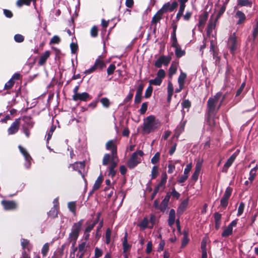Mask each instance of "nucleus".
<instances>
[{"mask_svg":"<svg viewBox=\"0 0 258 258\" xmlns=\"http://www.w3.org/2000/svg\"><path fill=\"white\" fill-rule=\"evenodd\" d=\"M222 95V92H218L213 97L209 98L207 103L206 111L207 115H216L219 110L217 104Z\"/></svg>","mask_w":258,"mask_h":258,"instance_id":"obj_1","label":"nucleus"},{"mask_svg":"<svg viewBox=\"0 0 258 258\" xmlns=\"http://www.w3.org/2000/svg\"><path fill=\"white\" fill-rule=\"evenodd\" d=\"M160 124L158 120L155 119V117L151 115L147 116L144 121L142 133L144 135L149 134L158 127Z\"/></svg>","mask_w":258,"mask_h":258,"instance_id":"obj_2","label":"nucleus"},{"mask_svg":"<svg viewBox=\"0 0 258 258\" xmlns=\"http://www.w3.org/2000/svg\"><path fill=\"white\" fill-rule=\"evenodd\" d=\"M83 222L84 220L81 219L78 222L74 223L71 229V232L70 233L68 238V246L71 243H72V245H76V241L79 237Z\"/></svg>","mask_w":258,"mask_h":258,"instance_id":"obj_3","label":"nucleus"},{"mask_svg":"<svg viewBox=\"0 0 258 258\" xmlns=\"http://www.w3.org/2000/svg\"><path fill=\"white\" fill-rule=\"evenodd\" d=\"M144 155V153L142 150H138L133 153L127 161L128 167L130 169H133L137 166L141 162V159L138 157V155L142 157Z\"/></svg>","mask_w":258,"mask_h":258,"instance_id":"obj_4","label":"nucleus"},{"mask_svg":"<svg viewBox=\"0 0 258 258\" xmlns=\"http://www.w3.org/2000/svg\"><path fill=\"white\" fill-rule=\"evenodd\" d=\"M228 46L231 54L234 55L238 48V42L236 33L234 32L230 35L228 39Z\"/></svg>","mask_w":258,"mask_h":258,"instance_id":"obj_5","label":"nucleus"},{"mask_svg":"<svg viewBox=\"0 0 258 258\" xmlns=\"http://www.w3.org/2000/svg\"><path fill=\"white\" fill-rule=\"evenodd\" d=\"M106 67V64L104 61L101 59L100 58H97L94 64V65L90 69L86 70L84 73L86 74H89L94 72L97 69H99L102 70Z\"/></svg>","mask_w":258,"mask_h":258,"instance_id":"obj_6","label":"nucleus"},{"mask_svg":"<svg viewBox=\"0 0 258 258\" xmlns=\"http://www.w3.org/2000/svg\"><path fill=\"white\" fill-rule=\"evenodd\" d=\"M115 141L112 140L106 142L105 147L107 150H110L112 153L113 159H117V146L115 144Z\"/></svg>","mask_w":258,"mask_h":258,"instance_id":"obj_7","label":"nucleus"},{"mask_svg":"<svg viewBox=\"0 0 258 258\" xmlns=\"http://www.w3.org/2000/svg\"><path fill=\"white\" fill-rule=\"evenodd\" d=\"M171 59V57L169 56L161 55L155 61L154 65L158 68H160L162 64L167 66L170 63Z\"/></svg>","mask_w":258,"mask_h":258,"instance_id":"obj_8","label":"nucleus"},{"mask_svg":"<svg viewBox=\"0 0 258 258\" xmlns=\"http://www.w3.org/2000/svg\"><path fill=\"white\" fill-rule=\"evenodd\" d=\"M92 99V97L87 92H83L74 94L72 96V99L75 101L78 100L81 101H87Z\"/></svg>","mask_w":258,"mask_h":258,"instance_id":"obj_9","label":"nucleus"},{"mask_svg":"<svg viewBox=\"0 0 258 258\" xmlns=\"http://www.w3.org/2000/svg\"><path fill=\"white\" fill-rule=\"evenodd\" d=\"M1 203L5 210H14L17 208V204L14 201L3 200Z\"/></svg>","mask_w":258,"mask_h":258,"instance_id":"obj_10","label":"nucleus"},{"mask_svg":"<svg viewBox=\"0 0 258 258\" xmlns=\"http://www.w3.org/2000/svg\"><path fill=\"white\" fill-rule=\"evenodd\" d=\"M20 125V118H17L12 123L10 127L8 129L9 135H13L16 134L19 131Z\"/></svg>","mask_w":258,"mask_h":258,"instance_id":"obj_11","label":"nucleus"},{"mask_svg":"<svg viewBox=\"0 0 258 258\" xmlns=\"http://www.w3.org/2000/svg\"><path fill=\"white\" fill-rule=\"evenodd\" d=\"M167 175L166 173L162 174L161 180L160 182L155 187L154 192L157 194L159 191L160 188H162V190L165 188V184L167 181Z\"/></svg>","mask_w":258,"mask_h":258,"instance_id":"obj_12","label":"nucleus"},{"mask_svg":"<svg viewBox=\"0 0 258 258\" xmlns=\"http://www.w3.org/2000/svg\"><path fill=\"white\" fill-rule=\"evenodd\" d=\"M19 148L21 153L23 155L25 160L26 163L25 166L27 168H29L31 165V160H32V158L26 151V150L23 147L19 146Z\"/></svg>","mask_w":258,"mask_h":258,"instance_id":"obj_13","label":"nucleus"},{"mask_svg":"<svg viewBox=\"0 0 258 258\" xmlns=\"http://www.w3.org/2000/svg\"><path fill=\"white\" fill-rule=\"evenodd\" d=\"M115 159H112L111 164H110V166L108 167V176H111L112 178L115 177L116 173V171L115 170V168L117 165V162L115 161Z\"/></svg>","mask_w":258,"mask_h":258,"instance_id":"obj_14","label":"nucleus"},{"mask_svg":"<svg viewBox=\"0 0 258 258\" xmlns=\"http://www.w3.org/2000/svg\"><path fill=\"white\" fill-rule=\"evenodd\" d=\"M186 122V120H185L183 122H180L179 124L178 125L175 131H174V135L172 137V139L173 138H178L180 135L181 134V133L184 131L185 125Z\"/></svg>","mask_w":258,"mask_h":258,"instance_id":"obj_15","label":"nucleus"},{"mask_svg":"<svg viewBox=\"0 0 258 258\" xmlns=\"http://www.w3.org/2000/svg\"><path fill=\"white\" fill-rule=\"evenodd\" d=\"M234 17L238 19V21L236 22L237 25L244 24L246 19V16L244 13L239 10L236 12Z\"/></svg>","mask_w":258,"mask_h":258,"instance_id":"obj_16","label":"nucleus"},{"mask_svg":"<svg viewBox=\"0 0 258 258\" xmlns=\"http://www.w3.org/2000/svg\"><path fill=\"white\" fill-rule=\"evenodd\" d=\"M50 55V52L49 50H46L44 53L41 55L40 57V59L38 61V64L39 66H44Z\"/></svg>","mask_w":258,"mask_h":258,"instance_id":"obj_17","label":"nucleus"},{"mask_svg":"<svg viewBox=\"0 0 258 258\" xmlns=\"http://www.w3.org/2000/svg\"><path fill=\"white\" fill-rule=\"evenodd\" d=\"M85 167V161L76 162L74 163L70 164L69 167H72L73 170L77 171L80 169H84Z\"/></svg>","mask_w":258,"mask_h":258,"instance_id":"obj_18","label":"nucleus"},{"mask_svg":"<svg viewBox=\"0 0 258 258\" xmlns=\"http://www.w3.org/2000/svg\"><path fill=\"white\" fill-rule=\"evenodd\" d=\"M170 195L167 192L166 195L164 197V199L162 200L161 204H160V211L162 212H164L166 210L168 203L170 200Z\"/></svg>","mask_w":258,"mask_h":258,"instance_id":"obj_19","label":"nucleus"},{"mask_svg":"<svg viewBox=\"0 0 258 258\" xmlns=\"http://www.w3.org/2000/svg\"><path fill=\"white\" fill-rule=\"evenodd\" d=\"M127 236L128 234L126 231L124 233L122 241L123 251L124 253L127 252L131 249L132 246L131 245L129 244L127 242Z\"/></svg>","mask_w":258,"mask_h":258,"instance_id":"obj_20","label":"nucleus"},{"mask_svg":"<svg viewBox=\"0 0 258 258\" xmlns=\"http://www.w3.org/2000/svg\"><path fill=\"white\" fill-rule=\"evenodd\" d=\"M188 204V199L184 200L179 205L177 208V212L178 214L181 215L186 210Z\"/></svg>","mask_w":258,"mask_h":258,"instance_id":"obj_21","label":"nucleus"},{"mask_svg":"<svg viewBox=\"0 0 258 258\" xmlns=\"http://www.w3.org/2000/svg\"><path fill=\"white\" fill-rule=\"evenodd\" d=\"M33 122L29 121L26 123V125L24 124L22 126L23 133L27 138L30 137V129L33 127Z\"/></svg>","mask_w":258,"mask_h":258,"instance_id":"obj_22","label":"nucleus"},{"mask_svg":"<svg viewBox=\"0 0 258 258\" xmlns=\"http://www.w3.org/2000/svg\"><path fill=\"white\" fill-rule=\"evenodd\" d=\"M182 234L183 236L182 239L181 246L182 248L184 247L189 242V239L188 238V231L186 229H184Z\"/></svg>","mask_w":258,"mask_h":258,"instance_id":"obj_23","label":"nucleus"},{"mask_svg":"<svg viewBox=\"0 0 258 258\" xmlns=\"http://www.w3.org/2000/svg\"><path fill=\"white\" fill-rule=\"evenodd\" d=\"M175 211L173 209H172L169 211V217L168 219V225L171 227L175 223Z\"/></svg>","mask_w":258,"mask_h":258,"instance_id":"obj_24","label":"nucleus"},{"mask_svg":"<svg viewBox=\"0 0 258 258\" xmlns=\"http://www.w3.org/2000/svg\"><path fill=\"white\" fill-rule=\"evenodd\" d=\"M209 14L207 12L205 11L202 15L199 16V26H204L208 18Z\"/></svg>","mask_w":258,"mask_h":258,"instance_id":"obj_25","label":"nucleus"},{"mask_svg":"<svg viewBox=\"0 0 258 258\" xmlns=\"http://www.w3.org/2000/svg\"><path fill=\"white\" fill-rule=\"evenodd\" d=\"M237 6L242 7H247L251 8L252 5V2L251 0H237Z\"/></svg>","mask_w":258,"mask_h":258,"instance_id":"obj_26","label":"nucleus"},{"mask_svg":"<svg viewBox=\"0 0 258 258\" xmlns=\"http://www.w3.org/2000/svg\"><path fill=\"white\" fill-rule=\"evenodd\" d=\"M103 177L102 175L101 174L98 177V178L96 180V181L93 185V190H98L100 188V187L103 182Z\"/></svg>","mask_w":258,"mask_h":258,"instance_id":"obj_27","label":"nucleus"},{"mask_svg":"<svg viewBox=\"0 0 258 258\" xmlns=\"http://www.w3.org/2000/svg\"><path fill=\"white\" fill-rule=\"evenodd\" d=\"M201 169V165L199 163H197L195 172L191 176V179L193 180L196 181L198 180Z\"/></svg>","mask_w":258,"mask_h":258,"instance_id":"obj_28","label":"nucleus"},{"mask_svg":"<svg viewBox=\"0 0 258 258\" xmlns=\"http://www.w3.org/2000/svg\"><path fill=\"white\" fill-rule=\"evenodd\" d=\"M173 47L175 48V54L176 57L180 58L185 55V51L181 49V47L178 42L176 46Z\"/></svg>","mask_w":258,"mask_h":258,"instance_id":"obj_29","label":"nucleus"},{"mask_svg":"<svg viewBox=\"0 0 258 258\" xmlns=\"http://www.w3.org/2000/svg\"><path fill=\"white\" fill-rule=\"evenodd\" d=\"M112 159V153L111 155L108 153L105 154L102 159V165L106 166L109 163V162L111 164Z\"/></svg>","mask_w":258,"mask_h":258,"instance_id":"obj_30","label":"nucleus"},{"mask_svg":"<svg viewBox=\"0 0 258 258\" xmlns=\"http://www.w3.org/2000/svg\"><path fill=\"white\" fill-rule=\"evenodd\" d=\"M32 2L35 3H36V0H17L16 5L19 8L22 7L23 5L28 6H30Z\"/></svg>","mask_w":258,"mask_h":258,"instance_id":"obj_31","label":"nucleus"},{"mask_svg":"<svg viewBox=\"0 0 258 258\" xmlns=\"http://www.w3.org/2000/svg\"><path fill=\"white\" fill-rule=\"evenodd\" d=\"M149 220L147 217H145L138 224V226L142 230H145L149 228Z\"/></svg>","mask_w":258,"mask_h":258,"instance_id":"obj_32","label":"nucleus"},{"mask_svg":"<svg viewBox=\"0 0 258 258\" xmlns=\"http://www.w3.org/2000/svg\"><path fill=\"white\" fill-rule=\"evenodd\" d=\"M233 233V229L227 226L221 234L223 237H227Z\"/></svg>","mask_w":258,"mask_h":258,"instance_id":"obj_33","label":"nucleus"},{"mask_svg":"<svg viewBox=\"0 0 258 258\" xmlns=\"http://www.w3.org/2000/svg\"><path fill=\"white\" fill-rule=\"evenodd\" d=\"M163 14H160L159 13V11L156 13L155 15L153 17L151 23L152 24H156L157 23L159 22V21L162 18Z\"/></svg>","mask_w":258,"mask_h":258,"instance_id":"obj_34","label":"nucleus"},{"mask_svg":"<svg viewBox=\"0 0 258 258\" xmlns=\"http://www.w3.org/2000/svg\"><path fill=\"white\" fill-rule=\"evenodd\" d=\"M58 210V208L53 207L48 212V216L52 218L57 217Z\"/></svg>","mask_w":258,"mask_h":258,"instance_id":"obj_35","label":"nucleus"},{"mask_svg":"<svg viewBox=\"0 0 258 258\" xmlns=\"http://www.w3.org/2000/svg\"><path fill=\"white\" fill-rule=\"evenodd\" d=\"M257 169V165L251 169L249 172V177L248 178L249 180L250 181V183L252 182L253 180L255 178L256 175V172Z\"/></svg>","mask_w":258,"mask_h":258,"instance_id":"obj_36","label":"nucleus"},{"mask_svg":"<svg viewBox=\"0 0 258 258\" xmlns=\"http://www.w3.org/2000/svg\"><path fill=\"white\" fill-rule=\"evenodd\" d=\"M169 11L170 12V3H165L162 7L159 10V13L163 14L164 13Z\"/></svg>","mask_w":258,"mask_h":258,"instance_id":"obj_37","label":"nucleus"},{"mask_svg":"<svg viewBox=\"0 0 258 258\" xmlns=\"http://www.w3.org/2000/svg\"><path fill=\"white\" fill-rule=\"evenodd\" d=\"M186 78V74L183 72L181 70L180 72V74L178 78V83L179 85H184L185 80Z\"/></svg>","mask_w":258,"mask_h":258,"instance_id":"obj_38","label":"nucleus"},{"mask_svg":"<svg viewBox=\"0 0 258 258\" xmlns=\"http://www.w3.org/2000/svg\"><path fill=\"white\" fill-rule=\"evenodd\" d=\"M177 66L176 64L172 63L169 69V74L168 76L170 78H171L173 75H174L177 71Z\"/></svg>","mask_w":258,"mask_h":258,"instance_id":"obj_39","label":"nucleus"},{"mask_svg":"<svg viewBox=\"0 0 258 258\" xmlns=\"http://www.w3.org/2000/svg\"><path fill=\"white\" fill-rule=\"evenodd\" d=\"M87 245L86 242H82L78 245V253H85L87 250Z\"/></svg>","mask_w":258,"mask_h":258,"instance_id":"obj_40","label":"nucleus"},{"mask_svg":"<svg viewBox=\"0 0 258 258\" xmlns=\"http://www.w3.org/2000/svg\"><path fill=\"white\" fill-rule=\"evenodd\" d=\"M252 41H254L258 35V21L256 24L253 26L252 31Z\"/></svg>","mask_w":258,"mask_h":258,"instance_id":"obj_41","label":"nucleus"},{"mask_svg":"<svg viewBox=\"0 0 258 258\" xmlns=\"http://www.w3.org/2000/svg\"><path fill=\"white\" fill-rule=\"evenodd\" d=\"M49 244L48 243H45L42 249H41V253L42 254V256L43 257H45L47 254V253L49 251Z\"/></svg>","mask_w":258,"mask_h":258,"instance_id":"obj_42","label":"nucleus"},{"mask_svg":"<svg viewBox=\"0 0 258 258\" xmlns=\"http://www.w3.org/2000/svg\"><path fill=\"white\" fill-rule=\"evenodd\" d=\"M185 8V7L184 6H180L178 12L176 14L175 18L176 22H178L180 20L181 17L183 15Z\"/></svg>","mask_w":258,"mask_h":258,"instance_id":"obj_43","label":"nucleus"},{"mask_svg":"<svg viewBox=\"0 0 258 258\" xmlns=\"http://www.w3.org/2000/svg\"><path fill=\"white\" fill-rule=\"evenodd\" d=\"M171 40L172 41V47H175L177 45V39L176 38V31H173L171 33Z\"/></svg>","mask_w":258,"mask_h":258,"instance_id":"obj_44","label":"nucleus"},{"mask_svg":"<svg viewBox=\"0 0 258 258\" xmlns=\"http://www.w3.org/2000/svg\"><path fill=\"white\" fill-rule=\"evenodd\" d=\"M21 244L23 249L27 248L28 250H30L28 247V246L30 245V241L29 240L25 238H22L21 239Z\"/></svg>","mask_w":258,"mask_h":258,"instance_id":"obj_45","label":"nucleus"},{"mask_svg":"<svg viewBox=\"0 0 258 258\" xmlns=\"http://www.w3.org/2000/svg\"><path fill=\"white\" fill-rule=\"evenodd\" d=\"M150 85H155V86H160L162 82V80H161L160 79L158 78V77H156L154 79L150 80L149 81Z\"/></svg>","mask_w":258,"mask_h":258,"instance_id":"obj_46","label":"nucleus"},{"mask_svg":"<svg viewBox=\"0 0 258 258\" xmlns=\"http://www.w3.org/2000/svg\"><path fill=\"white\" fill-rule=\"evenodd\" d=\"M227 3V2H224L223 6L221 7L220 10L219 11V12L216 16V19H218L219 18H220V17L225 12V11L226 10Z\"/></svg>","mask_w":258,"mask_h":258,"instance_id":"obj_47","label":"nucleus"},{"mask_svg":"<svg viewBox=\"0 0 258 258\" xmlns=\"http://www.w3.org/2000/svg\"><path fill=\"white\" fill-rule=\"evenodd\" d=\"M170 197L172 196L173 198H175L176 199L178 200L180 197V194L177 192L174 187H173L172 189V191L171 192H167Z\"/></svg>","mask_w":258,"mask_h":258,"instance_id":"obj_48","label":"nucleus"},{"mask_svg":"<svg viewBox=\"0 0 258 258\" xmlns=\"http://www.w3.org/2000/svg\"><path fill=\"white\" fill-rule=\"evenodd\" d=\"M91 36L93 38H96L98 35V29L96 26H93L90 30Z\"/></svg>","mask_w":258,"mask_h":258,"instance_id":"obj_49","label":"nucleus"},{"mask_svg":"<svg viewBox=\"0 0 258 258\" xmlns=\"http://www.w3.org/2000/svg\"><path fill=\"white\" fill-rule=\"evenodd\" d=\"M153 90V88L152 86L149 85L145 91L144 97L146 98H149L152 95Z\"/></svg>","mask_w":258,"mask_h":258,"instance_id":"obj_50","label":"nucleus"},{"mask_svg":"<svg viewBox=\"0 0 258 258\" xmlns=\"http://www.w3.org/2000/svg\"><path fill=\"white\" fill-rule=\"evenodd\" d=\"M158 175V167L154 166L153 167L151 172V179H154L157 177Z\"/></svg>","mask_w":258,"mask_h":258,"instance_id":"obj_51","label":"nucleus"},{"mask_svg":"<svg viewBox=\"0 0 258 258\" xmlns=\"http://www.w3.org/2000/svg\"><path fill=\"white\" fill-rule=\"evenodd\" d=\"M100 102L101 103L102 105L105 108H108L110 104L109 100L106 97L101 98L100 99Z\"/></svg>","mask_w":258,"mask_h":258,"instance_id":"obj_52","label":"nucleus"},{"mask_svg":"<svg viewBox=\"0 0 258 258\" xmlns=\"http://www.w3.org/2000/svg\"><path fill=\"white\" fill-rule=\"evenodd\" d=\"M148 103L147 102H145L142 103L141 107L139 110L140 113L141 114H144L148 108Z\"/></svg>","mask_w":258,"mask_h":258,"instance_id":"obj_53","label":"nucleus"},{"mask_svg":"<svg viewBox=\"0 0 258 258\" xmlns=\"http://www.w3.org/2000/svg\"><path fill=\"white\" fill-rule=\"evenodd\" d=\"M208 115L207 117V123L209 126L211 127H214L215 126V121L213 118H212V116H214L215 115Z\"/></svg>","mask_w":258,"mask_h":258,"instance_id":"obj_54","label":"nucleus"},{"mask_svg":"<svg viewBox=\"0 0 258 258\" xmlns=\"http://www.w3.org/2000/svg\"><path fill=\"white\" fill-rule=\"evenodd\" d=\"M237 156V154L236 152L234 153L227 160L226 163L229 164L230 165H232L234 161H235L236 157Z\"/></svg>","mask_w":258,"mask_h":258,"instance_id":"obj_55","label":"nucleus"},{"mask_svg":"<svg viewBox=\"0 0 258 258\" xmlns=\"http://www.w3.org/2000/svg\"><path fill=\"white\" fill-rule=\"evenodd\" d=\"M160 154L159 152H157L151 159V163L153 164L157 163L160 159Z\"/></svg>","mask_w":258,"mask_h":258,"instance_id":"obj_56","label":"nucleus"},{"mask_svg":"<svg viewBox=\"0 0 258 258\" xmlns=\"http://www.w3.org/2000/svg\"><path fill=\"white\" fill-rule=\"evenodd\" d=\"M116 67L114 64H111L107 69V73L108 76L112 75L114 72Z\"/></svg>","mask_w":258,"mask_h":258,"instance_id":"obj_57","label":"nucleus"},{"mask_svg":"<svg viewBox=\"0 0 258 258\" xmlns=\"http://www.w3.org/2000/svg\"><path fill=\"white\" fill-rule=\"evenodd\" d=\"M68 208L72 212L75 213L76 209V204L74 202H69L68 203Z\"/></svg>","mask_w":258,"mask_h":258,"instance_id":"obj_58","label":"nucleus"},{"mask_svg":"<svg viewBox=\"0 0 258 258\" xmlns=\"http://www.w3.org/2000/svg\"><path fill=\"white\" fill-rule=\"evenodd\" d=\"M55 128H56L55 125L52 124L51 126V127L49 129V131L47 134V141H49L51 139L52 135L54 131H55Z\"/></svg>","mask_w":258,"mask_h":258,"instance_id":"obj_59","label":"nucleus"},{"mask_svg":"<svg viewBox=\"0 0 258 258\" xmlns=\"http://www.w3.org/2000/svg\"><path fill=\"white\" fill-rule=\"evenodd\" d=\"M14 40L16 42L21 43L24 41V37L21 34H17L14 36Z\"/></svg>","mask_w":258,"mask_h":258,"instance_id":"obj_60","label":"nucleus"},{"mask_svg":"<svg viewBox=\"0 0 258 258\" xmlns=\"http://www.w3.org/2000/svg\"><path fill=\"white\" fill-rule=\"evenodd\" d=\"M245 207V204L243 202H241L239 204V207L238 208L237 212V216H240L243 213L244 209Z\"/></svg>","mask_w":258,"mask_h":258,"instance_id":"obj_61","label":"nucleus"},{"mask_svg":"<svg viewBox=\"0 0 258 258\" xmlns=\"http://www.w3.org/2000/svg\"><path fill=\"white\" fill-rule=\"evenodd\" d=\"M15 84V81H12V80L10 79L7 83L5 85L4 89L5 90H9L12 88Z\"/></svg>","mask_w":258,"mask_h":258,"instance_id":"obj_62","label":"nucleus"},{"mask_svg":"<svg viewBox=\"0 0 258 258\" xmlns=\"http://www.w3.org/2000/svg\"><path fill=\"white\" fill-rule=\"evenodd\" d=\"M61 41L59 36L55 35L52 37L50 41V44H58Z\"/></svg>","mask_w":258,"mask_h":258,"instance_id":"obj_63","label":"nucleus"},{"mask_svg":"<svg viewBox=\"0 0 258 258\" xmlns=\"http://www.w3.org/2000/svg\"><path fill=\"white\" fill-rule=\"evenodd\" d=\"M166 76L165 72L163 69H160L157 74V77L160 79L161 80L165 78Z\"/></svg>","mask_w":258,"mask_h":258,"instance_id":"obj_64","label":"nucleus"}]
</instances>
